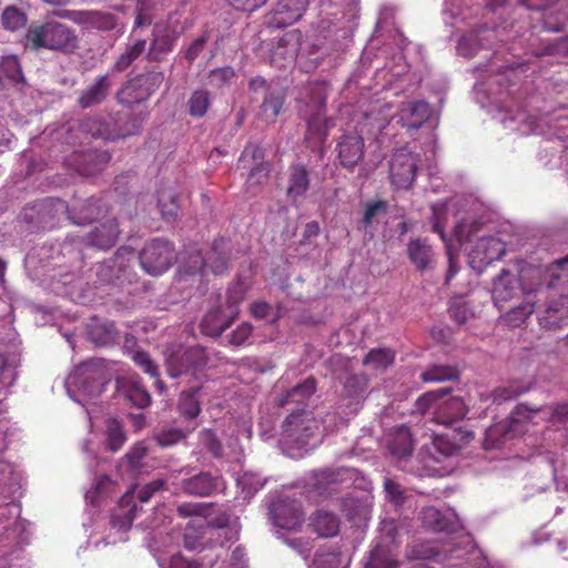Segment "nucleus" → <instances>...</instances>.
Segmentation results:
<instances>
[{"label": "nucleus", "mask_w": 568, "mask_h": 568, "mask_svg": "<svg viewBox=\"0 0 568 568\" xmlns=\"http://www.w3.org/2000/svg\"><path fill=\"white\" fill-rule=\"evenodd\" d=\"M26 48L33 51L48 49L62 53H72L79 48V38L75 30L58 21H47L31 24L24 37Z\"/></svg>", "instance_id": "f257e3e1"}, {"label": "nucleus", "mask_w": 568, "mask_h": 568, "mask_svg": "<svg viewBox=\"0 0 568 568\" xmlns=\"http://www.w3.org/2000/svg\"><path fill=\"white\" fill-rule=\"evenodd\" d=\"M80 128L93 138L115 141L139 134L142 119L134 113H116L84 119Z\"/></svg>", "instance_id": "f03ea898"}, {"label": "nucleus", "mask_w": 568, "mask_h": 568, "mask_svg": "<svg viewBox=\"0 0 568 568\" xmlns=\"http://www.w3.org/2000/svg\"><path fill=\"white\" fill-rule=\"evenodd\" d=\"M229 242L225 239H215L205 255L200 251L190 255L185 266L186 273L206 276L211 272L222 275L229 268Z\"/></svg>", "instance_id": "7ed1b4c3"}, {"label": "nucleus", "mask_w": 568, "mask_h": 568, "mask_svg": "<svg viewBox=\"0 0 568 568\" xmlns=\"http://www.w3.org/2000/svg\"><path fill=\"white\" fill-rule=\"evenodd\" d=\"M165 364L168 374L173 378L185 375L199 379L207 364V355L205 349L197 345L180 347L168 355Z\"/></svg>", "instance_id": "20e7f679"}, {"label": "nucleus", "mask_w": 568, "mask_h": 568, "mask_svg": "<svg viewBox=\"0 0 568 568\" xmlns=\"http://www.w3.org/2000/svg\"><path fill=\"white\" fill-rule=\"evenodd\" d=\"M164 81L161 71H149L130 79L119 90L116 98L121 104L133 105L146 101L153 95Z\"/></svg>", "instance_id": "39448f33"}, {"label": "nucleus", "mask_w": 568, "mask_h": 568, "mask_svg": "<svg viewBox=\"0 0 568 568\" xmlns=\"http://www.w3.org/2000/svg\"><path fill=\"white\" fill-rule=\"evenodd\" d=\"M141 266L151 275L166 272L176 260L173 244L163 239L149 241L139 255Z\"/></svg>", "instance_id": "423d86ee"}, {"label": "nucleus", "mask_w": 568, "mask_h": 568, "mask_svg": "<svg viewBox=\"0 0 568 568\" xmlns=\"http://www.w3.org/2000/svg\"><path fill=\"white\" fill-rule=\"evenodd\" d=\"M243 301V293L230 290L227 292L225 315L221 308L210 311L201 322V329L205 335L217 337L225 332L239 315V305Z\"/></svg>", "instance_id": "0eeeda50"}, {"label": "nucleus", "mask_w": 568, "mask_h": 568, "mask_svg": "<svg viewBox=\"0 0 568 568\" xmlns=\"http://www.w3.org/2000/svg\"><path fill=\"white\" fill-rule=\"evenodd\" d=\"M419 162V155L403 148L397 150L390 160L389 176L397 189L407 190L412 186Z\"/></svg>", "instance_id": "6e6552de"}, {"label": "nucleus", "mask_w": 568, "mask_h": 568, "mask_svg": "<svg viewBox=\"0 0 568 568\" xmlns=\"http://www.w3.org/2000/svg\"><path fill=\"white\" fill-rule=\"evenodd\" d=\"M336 151L341 166L348 171H353V169L364 158V138L357 132L344 133L337 141Z\"/></svg>", "instance_id": "1a4fd4ad"}, {"label": "nucleus", "mask_w": 568, "mask_h": 568, "mask_svg": "<svg viewBox=\"0 0 568 568\" xmlns=\"http://www.w3.org/2000/svg\"><path fill=\"white\" fill-rule=\"evenodd\" d=\"M176 41L178 34L168 26L155 24L145 59L149 62H162L174 50Z\"/></svg>", "instance_id": "9d476101"}, {"label": "nucleus", "mask_w": 568, "mask_h": 568, "mask_svg": "<svg viewBox=\"0 0 568 568\" xmlns=\"http://www.w3.org/2000/svg\"><path fill=\"white\" fill-rule=\"evenodd\" d=\"M68 216L73 224L84 225L106 217L108 204L98 197H89L82 202L73 203L67 209Z\"/></svg>", "instance_id": "9b49d317"}, {"label": "nucleus", "mask_w": 568, "mask_h": 568, "mask_svg": "<svg viewBox=\"0 0 568 568\" xmlns=\"http://www.w3.org/2000/svg\"><path fill=\"white\" fill-rule=\"evenodd\" d=\"M382 530L385 534V545H376L372 550L365 568H395L396 562L386 549L390 544H395L397 535V525L394 520H383Z\"/></svg>", "instance_id": "f8f14e48"}, {"label": "nucleus", "mask_w": 568, "mask_h": 568, "mask_svg": "<svg viewBox=\"0 0 568 568\" xmlns=\"http://www.w3.org/2000/svg\"><path fill=\"white\" fill-rule=\"evenodd\" d=\"M352 473L345 467L322 469L314 474L312 486L320 496H332L341 485L352 480Z\"/></svg>", "instance_id": "ddd939ff"}, {"label": "nucleus", "mask_w": 568, "mask_h": 568, "mask_svg": "<svg viewBox=\"0 0 568 568\" xmlns=\"http://www.w3.org/2000/svg\"><path fill=\"white\" fill-rule=\"evenodd\" d=\"M223 481L220 476H214L209 471H200L180 483L182 491L189 496L207 497L217 491Z\"/></svg>", "instance_id": "4468645a"}, {"label": "nucleus", "mask_w": 568, "mask_h": 568, "mask_svg": "<svg viewBox=\"0 0 568 568\" xmlns=\"http://www.w3.org/2000/svg\"><path fill=\"white\" fill-rule=\"evenodd\" d=\"M312 420L308 414L302 409L301 413H292L284 422L283 430L287 439L298 446H305L313 436Z\"/></svg>", "instance_id": "2eb2a0df"}, {"label": "nucleus", "mask_w": 568, "mask_h": 568, "mask_svg": "<svg viewBox=\"0 0 568 568\" xmlns=\"http://www.w3.org/2000/svg\"><path fill=\"white\" fill-rule=\"evenodd\" d=\"M111 160V155L106 151L88 150L77 152L70 159V164L82 175H93L102 171Z\"/></svg>", "instance_id": "dca6fc26"}, {"label": "nucleus", "mask_w": 568, "mask_h": 568, "mask_svg": "<svg viewBox=\"0 0 568 568\" xmlns=\"http://www.w3.org/2000/svg\"><path fill=\"white\" fill-rule=\"evenodd\" d=\"M468 409L462 397L453 396L440 399L434 412V420L437 424L453 426L466 416Z\"/></svg>", "instance_id": "f3484780"}, {"label": "nucleus", "mask_w": 568, "mask_h": 568, "mask_svg": "<svg viewBox=\"0 0 568 568\" xmlns=\"http://www.w3.org/2000/svg\"><path fill=\"white\" fill-rule=\"evenodd\" d=\"M119 234L120 230L116 220L108 219L87 235L85 244L106 251L115 245Z\"/></svg>", "instance_id": "a211bd4d"}, {"label": "nucleus", "mask_w": 568, "mask_h": 568, "mask_svg": "<svg viewBox=\"0 0 568 568\" xmlns=\"http://www.w3.org/2000/svg\"><path fill=\"white\" fill-rule=\"evenodd\" d=\"M274 523L277 527L287 530L298 529L304 521L301 505L295 501H282L272 509Z\"/></svg>", "instance_id": "6ab92c4d"}, {"label": "nucleus", "mask_w": 568, "mask_h": 568, "mask_svg": "<svg viewBox=\"0 0 568 568\" xmlns=\"http://www.w3.org/2000/svg\"><path fill=\"white\" fill-rule=\"evenodd\" d=\"M308 6V0H278L272 22L278 28L292 26L298 21Z\"/></svg>", "instance_id": "aec40b11"}, {"label": "nucleus", "mask_w": 568, "mask_h": 568, "mask_svg": "<svg viewBox=\"0 0 568 568\" xmlns=\"http://www.w3.org/2000/svg\"><path fill=\"white\" fill-rule=\"evenodd\" d=\"M432 113V106L426 101L403 103L399 122L407 129H418L430 118Z\"/></svg>", "instance_id": "412c9836"}, {"label": "nucleus", "mask_w": 568, "mask_h": 568, "mask_svg": "<svg viewBox=\"0 0 568 568\" xmlns=\"http://www.w3.org/2000/svg\"><path fill=\"white\" fill-rule=\"evenodd\" d=\"M506 253V245L497 237H481L471 252V257L479 263L488 265L501 258Z\"/></svg>", "instance_id": "4be33fe9"}, {"label": "nucleus", "mask_w": 568, "mask_h": 568, "mask_svg": "<svg viewBox=\"0 0 568 568\" xmlns=\"http://www.w3.org/2000/svg\"><path fill=\"white\" fill-rule=\"evenodd\" d=\"M146 40L143 38H133L130 36V42L124 50L116 57L111 69L113 72L122 73L126 71L144 52H146Z\"/></svg>", "instance_id": "5701e85b"}, {"label": "nucleus", "mask_w": 568, "mask_h": 568, "mask_svg": "<svg viewBox=\"0 0 568 568\" xmlns=\"http://www.w3.org/2000/svg\"><path fill=\"white\" fill-rule=\"evenodd\" d=\"M124 397L139 408H145L151 404V396L141 383L139 376H129L118 382Z\"/></svg>", "instance_id": "b1692460"}, {"label": "nucleus", "mask_w": 568, "mask_h": 568, "mask_svg": "<svg viewBox=\"0 0 568 568\" xmlns=\"http://www.w3.org/2000/svg\"><path fill=\"white\" fill-rule=\"evenodd\" d=\"M307 108L312 109L310 114L304 115L307 124L306 139H310L324 133L326 97L322 92H317L313 104Z\"/></svg>", "instance_id": "393cba45"}, {"label": "nucleus", "mask_w": 568, "mask_h": 568, "mask_svg": "<svg viewBox=\"0 0 568 568\" xmlns=\"http://www.w3.org/2000/svg\"><path fill=\"white\" fill-rule=\"evenodd\" d=\"M540 324L547 327H561L568 323V295H560L549 301Z\"/></svg>", "instance_id": "a878e982"}, {"label": "nucleus", "mask_w": 568, "mask_h": 568, "mask_svg": "<svg viewBox=\"0 0 568 568\" xmlns=\"http://www.w3.org/2000/svg\"><path fill=\"white\" fill-rule=\"evenodd\" d=\"M136 503L133 501L132 494H125L121 497L118 507H115L111 515V524L113 527L126 531L131 528L132 523L136 515Z\"/></svg>", "instance_id": "bb28decb"}, {"label": "nucleus", "mask_w": 568, "mask_h": 568, "mask_svg": "<svg viewBox=\"0 0 568 568\" xmlns=\"http://www.w3.org/2000/svg\"><path fill=\"white\" fill-rule=\"evenodd\" d=\"M316 390V379L314 377H307L304 382L294 386L291 390H288L280 400L281 406H286L288 404H297L302 408L298 409L297 413H301L302 409L311 398V396Z\"/></svg>", "instance_id": "cd10ccee"}, {"label": "nucleus", "mask_w": 568, "mask_h": 568, "mask_svg": "<svg viewBox=\"0 0 568 568\" xmlns=\"http://www.w3.org/2000/svg\"><path fill=\"white\" fill-rule=\"evenodd\" d=\"M110 88L109 75H99L94 82L89 85L79 97V104L83 108H90L101 103L108 95Z\"/></svg>", "instance_id": "c85d7f7f"}, {"label": "nucleus", "mask_w": 568, "mask_h": 568, "mask_svg": "<svg viewBox=\"0 0 568 568\" xmlns=\"http://www.w3.org/2000/svg\"><path fill=\"white\" fill-rule=\"evenodd\" d=\"M517 290L516 281L510 280V272L503 268L499 275L494 280L493 298L498 308L504 307V303L510 301Z\"/></svg>", "instance_id": "c756f323"}, {"label": "nucleus", "mask_w": 568, "mask_h": 568, "mask_svg": "<svg viewBox=\"0 0 568 568\" xmlns=\"http://www.w3.org/2000/svg\"><path fill=\"white\" fill-rule=\"evenodd\" d=\"M388 449L393 456L404 458L413 452V439L410 429L406 426L395 428L388 437Z\"/></svg>", "instance_id": "7c9ffc66"}, {"label": "nucleus", "mask_w": 568, "mask_h": 568, "mask_svg": "<svg viewBox=\"0 0 568 568\" xmlns=\"http://www.w3.org/2000/svg\"><path fill=\"white\" fill-rule=\"evenodd\" d=\"M310 526L320 537L329 538L339 530V518L326 510H317L312 517Z\"/></svg>", "instance_id": "2f4dec72"}, {"label": "nucleus", "mask_w": 568, "mask_h": 568, "mask_svg": "<svg viewBox=\"0 0 568 568\" xmlns=\"http://www.w3.org/2000/svg\"><path fill=\"white\" fill-rule=\"evenodd\" d=\"M158 206L165 221H175L180 212L178 193L172 187H161L158 191Z\"/></svg>", "instance_id": "473e14b6"}, {"label": "nucleus", "mask_w": 568, "mask_h": 568, "mask_svg": "<svg viewBox=\"0 0 568 568\" xmlns=\"http://www.w3.org/2000/svg\"><path fill=\"white\" fill-rule=\"evenodd\" d=\"M407 253L410 262L418 271L426 270L433 258V251L430 245L419 239L409 242Z\"/></svg>", "instance_id": "72a5a7b5"}, {"label": "nucleus", "mask_w": 568, "mask_h": 568, "mask_svg": "<svg viewBox=\"0 0 568 568\" xmlns=\"http://www.w3.org/2000/svg\"><path fill=\"white\" fill-rule=\"evenodd\" d=\"M310 187L308 171L304 165H294L291 169L287 194L296 199L306 193Z\"/></svg>", "instance_id": "f704fd0d"}, {"label": "nucleus", "mask_w": 568, "mask_h": 568, "mask_svg": "<svg viewBox=\"0 0 568 568\" xmlns=\"http://www.w3.org/2000/svg\"><path fill=\"white\" fill-rule=\"evenodd\" d=\"M21 65L14 55L2 57L0 60V83L2 85L23 82Z\"/></svg>", "instance_id": "c9c22d12"}, {"label": "nucleus", "mask_w": 568, "mask_h": 568, "mask_svg": "<svg viewBox=\"0 0 568 568\" xmlns=\"http://www.w3.org/2000/svg\"><path fill=\"white\" fill-rule=\"evenodd\" d=\"M89 334L91 341L99 346L113 344L118 338V331L113 322L93 323L90 325Z\"/></svg>", "instance_id": "e433bc0d"}, {"label": "nucleus", "mask_w": 568, "mask_h": 568, "mask_svg": "<svg viewBox=\"0 0 568 568\" xmlns=\"http://www.w3.org/2000/svg\"><path fill=\"white\" fill-rule=\"evenodd\" d=\"M459 373L456 366L435 364L427 367L420 378L426 383H442L457 379Z\"/></svg>", "instance_id": "4c0bfd02"}, {"label": "nucleus", "mask_w": 568, "mask_h": 568, "mask_svg": "<svg viewBox=\"0 0 568 568\" xmlns=\"http://www.w3.org/2000/svg\"><path fill=\"white\" fill-rule=\"evenodd\" d=\"M284 104V94L281 91H267L261 105V114L265 121L274 122Z\"/></svg>", "instance_id": "58836bf2"}, {"label": "nucleus", "mask_w": 568, "mask_h": 568, "mask_svg": "<svg viewBox=\"0 0 568 568\" xmlns=\"http://www.w3.org/2000/svg\"><path fill=\"white\" fill-rule=\"evenodd\" d=\"M200 390V387H194L190 390H184L181 393L179 398V410L181 415L186 418H195L200 412L201 406L197 399L196 393Z\"/></svg>", "instance_id": "ea45409f"}, {"label": "nucleus", "mask_w": 568, "mask_h": 568, "mask_svg": "<svg viewBox=\"0 0 568 568\" xmlns=\"http://www.w3.org/2000/svg\"><path fill=\"white\" fill-rule=\"evenodd\" d=\"M126 440L125 433L118 419H110L105 429L106 448L113 453L120 450Z\"/></svg>", "instance_id": "a19ab883"}, {"label": "nucleus", "mask_w": 568, "mask_h": 568, "mask_svg": "<svg viewBox=\"0 0 568 568\" xmlns=\"http://www.w3.org/2000/svg\"><path fill=\"white\" fill-rule=\"evenodd\" d=\"M395 354L387 348H374L367 353L363 364L374 369H386L394 363Z\"/></svg>", "instance_id": "79ce46f5"}, {"label": "nucleus", "mask_w": 568, "mask_h": 568, "mask_svg": "<svg viewBox=\"0 0 568 568\" xmlns=\"http://www.w3.org/2000/svg\"><path fill=\"white\" fill-rule=\"evenodd\" d=\"M448 209L446 203H436L432 205V230L437 233L444 243L449 242L445 233L447 224Z\"/></svg>", "instance_id": "37998d69"}, {"label": "nucleus", "mask_w": 568, "mask_h": 568, "mask_svg": "<svg viewBox=\"0 0 568 568\" xmlns=\"http://www.w3.org/2000/svg\"><path fill=\"white\" fill-rule=\"evenodd\" d=\"M433 448L435 454L442 457H450L459 450L460 444L457 443L454 435L437 434L433 438Z\"/></svg>", "instance_id": "c03bdc74"}, {"label": "nucleus", "mask_w": 568, "mask_h": 568, "mask_svg": "<svg viewBox=\"0 0 568 568\" xmlns=\"http://www.w3.org/2000/svg\"><path fill=\"white\" fill-rule=\"evenodd\" d=\"M1 22L4 29L14 31L26 26L27 16L16 6H10L3 10Z\"/></svg>", "instance_id": "a18cd8bd"}, {"label": "nucleus", "mask_w": 568, "mask_h": 568, "mask_svg": "<svg viewBox=\"0 0 568 568\" xmlns=\"http://www.w3.org/2000/svg\"><path fill=\"white\" fill-rule=\"evenodd\" d=\"M439 555V548L432 541H419L412 545L407 556L415 560H429Z\"/></svg>", "instance_id": "49530a36"}, {"label": "nucleus", "mask_w": 568, "mask_h": 568, "mask_svg": "<svg viewBox=\"0 0 568 568\" xmlns=\"http://www.w3.org/2000/svg\"><path fill=\"white\" fill-rule=\"evenodd\" d=\"M529 389V386L524 385L521 383L513 382L508 385L497 387L493 392L494 402L503 403L506 400L514 399L521 394L526 393Z\"/></svg>", "instance_id": "de8ad7c7"}, {"label": "nucleus", "mask_w": 568, "mask_h": 568, "mask_svg": "<svg viewBox=\"0 0 568 568\" xmlns=\"http://www.w3.org/2000/svg\"><path fill=\"white\" fill-rule=\"evenodd\" d=\"M481 48H484V44L480 42L479 34L471 31L459 39L457 52L463 57L471 58Z\"/></svg>", "instance_id": "09e8293b"}, {"label": "nucleus", "mask_w": 568, "mask_h": 568, "mask_svg": "<svg viewBox=\"0 0 568 568\" xmlns=\"http://www.w3.org/2000/svg\"><path fill=\"white\" fill-rule=\"evenodd\" d=\"M210 105V93L206 90H196L189 100V112L192 116L202 118Z\"/></svg>", "instance_id": "8fccbe9b"}, {"label": "nucleus", "mask_w": 568, "mask_h": 568, "mask_svg": "<svg viewBox=\"0 0 568 568\" xmlns=\"http://www.w3.org/2000/svg\"><path fill=\"white\" fill-rule=\"evenodd\" d=\"M532 298L534 296L529 294L524 304L510 307L508 311V320L510 323L519 325L535 311L536 302Z\"/></svg>", "instance_id": "3c124183"}, {"label": "nucleus", "mask_w": 568, "mask_h": 568, "mask_svg": "<svg viewBox=\"0 0 568 568\" xmlns=\"http://www.w3.org/2000/svg\"><path fill=\"white\" fill-rule=\"evenodd\" d=\"M449 388H440L437 390H430L419 396L415 403L416 410L425 414L432 406H436L440 399L446 396Z\"/></svg>", "instance_id": "603ef678"}, {"label": "nucleus", "mask_w": 568, "mask_h": 568, "mask_svg": "<svg viewBox=\"0 0 568 568\" xmlns=\"http://www.w3.org/2000/svg\"><path fill=\"white\" fill-rule=\"evenodd\" d=\"M368 386V377L365 374L349 375L345 383L344 389L349 397H356L363 394Z\"/></svg>", "instance_id": "864d4df0"}, {"label": "nucleus", "mask_w": 568, "mask_h": 568, "mask_svg": "<svg viewBox=\"0 0 568 568\" xmlns=\"http://www.w3.org/2000/svg\"><path fill=\"white\" fill-rule=\"evenodd\" d=\"M387 213V203L384 200H377L366 203L362 223L368 227L379 215Z\"/></svg>", "instance_id": "5fc2aeb1"}, {"label": "nucleus", "mask_w": 568, "mask_h": 568, "mask_svg": "<svg viewBox=\"0 0 568 568\" xmlns=\"http://www.w3.org/2000/svg\"><path fill=\"white\" fill-rule=\"evenodd\" d=\"M480 229V224L476 221L468 224L466 221H458L454 227V236L458 243L462 245L466 242H469L471 236L476 234Z\"/></svg>", "instance_id": "6e6d98bb"}, {"label": "nucleus", "mask_w": 568, "mask_h": 568, "mask_svg": "<svg viewBox=\"0 0 568 568\" xmlns=\"http://www.w3.org/2000/svg\"><path fill=\"white\" fill-rule=\"evenodd\" d=\"M90 27L102 31H111L116 26L115 16L109 12L92 11Z\"/></svg>", "instance_id": "4d7b16f0"}, {"label": "nucleus", "mask_w": 568, "mask_h": 568, "mask_svg": "<svg viewBox=\"0 0 568 568\" xmlns=\"http://www.w3.org/2000/svg\"><path fill=\"white\" fill-rule=\"evenodd\" d=\"M53 14L59 18L69 19L80 26L90 27V23L92 22V11L88 10H60L54 11Z\"/></svg>", "instance_id": "13d9d810"}, {"label": "nucleus", "mask_w": 568, "mask_h": 568, "mask_svg": "<svg viewBox=\"0 0 568 568\" xmlns=\"http://www.w3.org/2000/svg\"><path fill=\"white\" fill-rule=\"evenodd\" d=\"M148 454V448L143 443L134 444L131 449L125 454L124 458L128 460L130 467L134 470L143 466V458Z\"/></svg>", "instance_id": "bf43d9fd"}, {"label": "nucleus", "mask_w": 568, "mask_h": 568, "mask_svg": "<svg viewBox=\"0 0 568 568\" xmlns=\"http://www.w3.org/2000/svg\"><path fill=\"white\" fill-rule=\"evenodd\" d=\"M424 523L432 527L435 531H448V525L443 518L439 510L436 508H428L424 510Z\"/></svg>", "instance_id": "052dcab7"}, {"label": "nucleus", "mask_w": 568, "mask_h": 568, "mask_svg": "<svg viewBox=\"0 0 568 568\" xmlns=\"http://www.w3.org/2000/svg\"><path fill=\"white\" fill-rule=\"evenodd\" d=\"M270 174V165L265 162H258L254 165L247 179V184L250 186L253 185H263L267 182Z\"/></svg>", "instance_id": "680f3d73"}, {"label": "nucleus", "mask_w": 568, "mask_h": 568, "mask_svg": "<svg viewBox=\"0 0 568 568\" xmlns=\"http://www.w3.org/2000/svg\"><path fill=\"white\" fill-rule=\"evenodd\" d=\"M133 362L138 365L144 373L149 374L152 377H158L159 372L156 365L151 359L150 355L145 352L138 351L133 355Z\"/></svg>", "instance_id": "e2e57ef3"}, {"label": "nucleus", "mask_w": 568, "mask_h": 568, "mask_svg": "<svg viewBox=\"0 0 568 568\" xmlns=\"http://www.w3.org/2000/svg\"><path fill=\"white\" fill-rule=\"evenodd\" d=\"M185 437L184 433L176 428L171 429H164L160 432L155 439L156 443L162 447L172 446L174 444H178Z\"/></svg>", "instance_id": "0e129e2a"}, {"label": "nucleus", "mask_w": 568, "mask_h": 568, "mask_svg": "<svg viewBox=\"0 0 568 568\" xmlns=\"http://www.w3.org/2000/svg\"><path fill=\"white\" fill-rule=\"evenodd\" d=\"M165 481L163 479H155L150 481L149 484L142 486L136 491V499L140 503H148L151 497L156 493L164 488Z\"/></svg>", "instance_id": "69168bd1"}, {"label": "nucleus", "mask_w": 568, "mask_h": 568, "mask_svg": "<svg viewBox=\"0 0 568 568\" xmlns=\"http://www.w3.org/2000/svg\"><path fill=\"white\" fill-rule=\"evenodd\" d=\"M384 489L387 494L388 499L395 505H402L405 500L404 491L400 485L390 478H386L384 481Z\"/></svg>", "instance_id": "338daca9"}, {"label": "nucleus", "mask_w": 568, "mask_h": 568, "mask_svg": "<svg viewBox=\"0 0 568 568\" xmlns=\"http://www.w3.org/2000/svg\"><path fill=\"white\" fill-rule=\"evenodd\" d=\"M253 327L250 323H242L230 335V344L234 346H242L251 336Z\"/></svg>", "instance_id": "774afa93"}]
</instances>
